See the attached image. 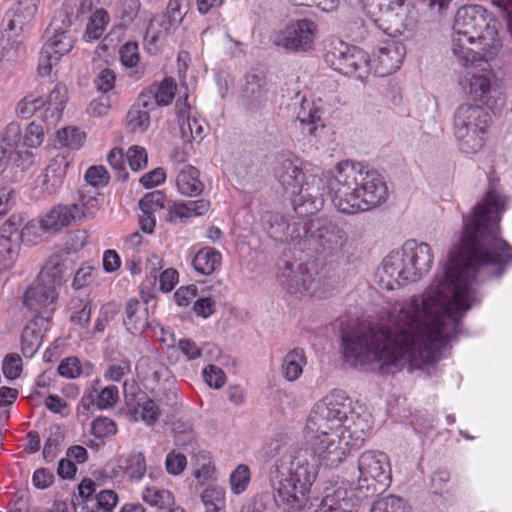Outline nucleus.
<instances>
[{"label":"nucleus","instance_id":"nucleus-1","mask_svg":"<svg viewBox=\"0 0 512 512\" xmlns=\"http://www.w3.org/2000/svg\"><path fill=\"white\" fill-rule=\"evenodd\" d=\"M473 290H425L390 314V325L340 321L342 351L354 367L377 366L381 374L395 373L406 364L420 368L441 357L457 335L461 318L470 309Z\"/></svg>","mask_w":512,"mask_h":512},{"label":"nucleus","instance_id":"nucleus-2","mask_svg":"<svg viewBox=\"0 0 512 512\" xmlns=\"http://www.w3.org/2000/svg\"><path fill=\"white\" fill-rule=\"evenodd\" d=\"M506 196L490 187L471 216L463 218L460 243L449 251L448 260L427 288H470L500 277L512 262V247L499 237Z\"/></svg>","mask_w":512,"mask_h":512},{"label":"nucleus","instance_id":"nucleus-3","mask_svg":"<svg viewBox=\"0 0 512 512\" xmlns=\"http://www.w3.org/2000/svg\"><path fill=\"white\" fill-rule=\"evenodd\" d=\"M322 178L311 176L292 191V205L297 215L317 213L324 205L326 186L335 208L343 214H356L377 207L387 198V186L375 170H365L360 163L343 161Z\"/></svg>","mask_w":512,"mask_h":512},{"label":"nucleus","instance_id":"nucleus-4","mask_svg":"<svg viewBox=\"0 0 512 512\" xmlns=\"http://www.w3.org/2000/svg\"><path fill=\"white\" fill-rule=\"evenodd\" d=\"M369 418L367 413L356 411L352 400L343 391L335 390L319 400L308 416L305 437L311 445L312 453L301 449L287 456L307 453V459L315 465L317 473L315 457L320 460L341 434H347L354 446L363 444L371 430Z\"/></svg>","mask_w":512,"mask_h":512},{"label":"nucleus","instance_id":"nucleus-5","mask_svg":"<svg viewBox=\"0 0 512 512\" xmlns=\"http://www.w3.org/2000/svg\"><path fill=\"white\" fill-rule=\"evenodd\" d=\"M316 479L315 465L309 463L307 453L283 456L269 470L270 491L255 496L244 507L255 512H299L306 506L307 494Z\"/></svg>","mask_w":512,"mask_h":512},{"label":"nucleus","instance_id":"nucleus-6","mask_svg":"<svg viewBox=\"0 0 512 512\" xmlns=\"http://www.w3.org/2000/svg\"><path fill=\"white\" fill-rule=\"evenodd\" d=\"M496 20L480 5L460 7L454 17L451 49L460 64L493 60L502 43L496 28Z\"/></svg>","mask_w":512,"mask_h":512},{"label":"nucleus","instance_id":"nucleus-7","mask_svg":"<svg viewBox=\"0 0 512 512\" xmlns=\"http://www.w3.org/2000/svg\"><path fill=\"white\" fill-rule=\"evenodd\" d=\"M433 261L434 254L429 244L407 240L400 249L392 250L383 259L374 281L378 288L414 284L430 271Z\"/></svg>","mask_w":512,"mask_h":512},{"label":"nucleus","instance_id":"nucleus-8","mask_svg":"<svg viewBox=\"0 0 512 512\" xmlns=\"http://www.w3.org/2000/svg\"><path fill=\"white\" fill-rule=\"evenodd\" d=\"M307 230L299 250L313 252L327 263L338 261L348 242L344 228L330 218L319 217L307 223Z\"/></svg>","mask_w":512,"mask_h":512},{"label":"nucleus","instance_id":"nucleus-9","mask_svg":"<svg viewBox=\"0 0 512 512\" xmlns=\"http://www.w3.org/2000/svg\"><path fill=\"white\" fill-rule=\"evenodd\" d=\"M490 116L479 105L464 103L453 114V133L462 153L475 154L484 145Z\"/></svg>","mask_w":512,"mask_h":512},{"label":"nucleus","instance_id":"nucleus-10","mask_svg":"<svg viewBox=\"0 0 512 512\" xmlns=\"http://www.w3.org/2000/svg\"><path fill=\"white\" fill-rule=\"evenodd\" d=\"M359 478L355 496L360 500L372 498L385 491L391 483V470L386 454L366 451L358 458Z\"/></svg>","mask_w":512,"mask_h":512},{"label":"nucleus","instance_id":"nucleus-11","mask_svg":"<svg viewBox=\"0 0 512 512\" xmlns=\"http://www.w3.org/2000/svg\"><path fill=\"white\" fill-rule=\"evenodd\" d=\"M324 61L338 73L360 81H364L371 72L369 54L341 40H333L328 44Z\"/></svg>","mask_w":512,"mask_h":512},{"label":"nucleus","instance_id":"nucleus-12","mask_svg":"<svg viewBox=\"0 0 512 512\" xmlns=\"http://www.w3.org/2000/svg\"><path fill=\"white\" fill-rule=\"evenodd\" d=\"M485 62L476 63L468 66L475 70L468 72L462 81L463 89L469 96L475 100L485 104L495 113L504 104L502 97V82L496 76L491 68L482 67L489 65Z\"/></svg>","mask_w":512,"mask_h":512},{"label":"nucleus","instance_id":"nucleus-13","mask_svg":"<svg viewBox=\"0 0 512 512\" xmlns=\"http://www.w3.org/2000/svg\"><path fill=\"white\" fill-rule=\"evenodd\" d=\"M377 8L379 15L372 19L374 24L386 34L396 37L415 25L413 7L406 0H376L371 8Z\"/></svg>","mask_w":512,"mask_h":512},{"label":"nucleus","instance_id":"nucleus-14","mask_svg":"<svg viewBox=\"0 0 512 512\" xmlns=\"http://www.w3.org/2000/svg\"><path fill=\"white\" fill-rule=\"evenodd\" d=\"M270 83L263 71L251 70L244 77L239 94V104L246 114L261 116L268 105Z\"/></svg>","mask_w":512,"mask_h":512},{"label":"nucleus","instance_id":"nucleus-15","mask_svg":"<svg viewBox=\"0 0 512 512\" xmlns=\"http://www.w3.org/2000/svg\"><path fill=\"white\" fill-rule=\"evenodd\" d=\"M315 29L312 20L291 21L284 28L273 31L270 41L289 53L305 52L312 47Z\"/></svg>","mask_w":512,"mask_h":512},{"label":"nucleus","instance_id":"nucleus-16","mask_svg":"<svg viewBox=\"0 0 512 512\" xmlns=\"http://www.w3.org/2000/svg\"><path fill=\"white\" fill-rule=\"evenodd\" d=\"M44 37L46 49L61 57L69 53L76 42V31L72 29L71 15L64 10L58 11L47 27Z\"/></svg>","mask_w":512,"mask_h":512},{"label":"nucleus","instance_id":"nucleus-17","mask_svg":"<svg viewBox=\"0 0 512 512\" xmlns=\"http://www.w3.org/2000/svg\"><path fill=\"white\" fill-rule=\"evenodd\" d=\"M264 230L268 236L275 241L293 245L299 250L302 237H305L307 223L294 222L288 223L287 219L280 213L266 211L261 216Z\"/></svg>","mask_w":512,"mask_h":512},{"label":"nucleus","instance_id":"nucleus-18","mask_svg":"<svg viewBox=\"0 0 512 512\" xmlns=\"http://www.w3.org/2000/svg\"><path fill=\"white\" fill-rule=\"evenodd\" d=\"M70 248L62 249L54 253L42 267L33 286L27 288H59L72 275L73 271L68 267L66 259Z\"/></svg>","mask_w":512,"mask_h":512},{"label":"nucleus","instance_id":"nucleus-19","mask_svg":"<svg viewBox=\"0 0 512 512\" xmlns=\"http://www.w3.org/2000/svg\"><path fill=\"white\" fill-rule=\"evenodd\" d=\"M356 501H361L355 496V488L350 492L345 488H337L332 494H327L321 500H310L307 496L306 506L302 508L306 512H353Z\"/></svg>","mask_w":512,"mask_h":512},{"label":"nucleus","instance_id":"nucleus-20","mask_svg":"<svg viewBox=\"0 0 512 512\" xmlns=\"http://www.w3.org/2000/svg\"><path fill=\"white\" fill-rule=\"evenodd\" d=\"M69 162L65 156L52 158L44 172L35 181V193L40 197L56 194L62 187Z\"/></svg>","mask_w":512,"mask_h":512},{"label":"nucleus","instance_id":"nucleus-21","mask_svg":"<svg viewBox=\"0 0 512 512\" xmlns=\"http://www.w3.org/2000/svg\"><path fill=\"white\" fill-rule=\"evenodd\" d=\"M40 0H18L6 13L5 31L17 36L35 16Z\"/></svg>","mask_w":512,"mask_h":512},{"label":"nucleus","instance_id":"nucleus-22","mask_svg":"<svg viewBox=\"0 0 512 512\" xmlns=\"http://www.w3.org/2000/svg\"><path fill=\"white\" fill-rule=\"evenodd\" d=\"M275 176L285 190L295 189L303 185V173L299 158L293 155H282L277 160Z\"/></svg>","mask_w":512,"mask_h":512},{"label":"nucleus","instance_id":"nucleus-23","mask_svg":"<svg viewBox=\"0 0 512 512\" xmlns=\"http://www.w3.org/2000/svg\"><path fill=\"white\" fill-rule=\"evenodd\" d=\"M67 88L63 84H56L48 97L44 99L40 122L47 128L54 127L62 117V112L67 103Z\"/></svg>","mask_w":512,"mask_h":512},{"label":"nucleus","instance_id":"nucleus-24","mask_svg":"<svg viewBox=\"0 0 512 512\" xmlns=\"http://www.w3.org/2000/svg\"><path fill=\"white\" fill-rule=\"evenodd\" d=\"M83 214L82 209L76 203L57 205L41 220V228L45 231L59 230L69 225L72 220L81 218Z\"/></svg>","mask_w":512,"mask_h":512},{"label":"nucleus","instance_id":"nucleus-25","mask_svg":"<svg viewBox=\"0 0 512 512\" xmlns=\"http://www.w3.org/2000/svg\"><path fill=\"white\" fill-rule=\"evenodd\" d=\"M177 85L172 77L165 78L159 84L150 85L139 95L147 100L148 107L154 110L159 106H168L174 99Z\"/></svg>","mask_w":512,"mask_h":512},{"label":"nucleus","instance_id":"nucleus-26","mask_svg":"<svg viewBox=\"0 0 512 512\" xmlns=\"http://www.w3.org/2000/svg\"><path fill=\"white\" fill-rule=\"evenodd\" d=\"M21 137V127L15 122L9 123L0 135V174L6 170L12 160Z\"/></svg>","mask_w":512,"mask_h":512},{"label":"nucleus","instance_id":"nucleus-27","mask_svg":"<svg viewBox=\"0 0 512 512\" xmlns=\"http://www.w3.org/2000/svg\"><path fill=\"white\" fill-rule=\"evenodd\" d=\"M405 55V47L398 42H390L379 49L377 56L378 63L382 68V74H391L396 72Z\"/></svg>","mask_w":512,"mask_h":512},{"label":"nucleus","instance_id":"nucleus-28","mask_svg":"<svg viewBox=\"0 0 512 512\" xmlns=\"http://www.w3.org/2000/svg\"><path fill=\"white\" fill-rule=\"evenodd\" d=\"M57 298L56 290H25L23 305L36 313H41L42 310L51 313Z\"/></svg>","mask_w":512,"mask_h":512},{"label":"nucleus","instance_id":"nucleus-29","mask_svg":"<svg viewBox=\"0 0 512 512\" xmlns=\"http://www.w3.org/2000/svg\"><path fill=\"white\" fill-rule=\"evenodd\" d=\"M322 115L323 111L315 103L303 100L296 119L309 135L316 136L318 129L325 127Z\"/></svg>","mask_w":512,"mask_h":512},{"label":"nucleus","instance_id":"nucleus-30","mask_svg":"<svg viewBox=\"0 0 512 512\" xmlns=\"http://www.w3.org/2000/svg\"><path fill=\"white\" fill-rule=\"evenodd\" d=\"M153 110V108L148 107L147 100L139 95L126 116L129 130L131 132L146 131L150 126V112Z\"/></svg>","mask_w":512,"mask_h":512},{"label":"nucleus","instance_id":"nucleus-31","mask_svg":"<svg viewBox=\"0 0 512 512\" xmlns=\"http://www.w3.org/2000/svg\"><path fill=\"white\" fill-rule=\"evenodd\" d=\"M147 313V308L140 310V302L137 299H130L126 305V317L123 320L127 331L131 334H139L147 329L149 327Z\"/></svg>","mask_w":512,"mask_h":512},{"label":"nucleus","instance_id":"nucleus-32","mask_svg":"<svg viewBox=\"0 0 512 512\" xmlns=\"http://www.w3.org/2000/svg\"><path fill=\"white\" fill-rule=\"evenodd\" d=\"M44 319H47V317L36 316L23 329L21 335V351L27 358L32 357L41 346L42 334L41 330L38 329V322H43Z\"/></svg>","mask_w":512,"mask_h":512},{"label":"nucleus","instance_id":"nucleus-33","mask_svg":"<svg viewBox=\"0 0 512 512\" xmlns=\"http://www.w3.org/2000/svg\"><path fill=\"white\" fill-rule=\"evenodd\" d=\"M176 185L182 195L189 197L200 195L204 188L199 180V170L193 166H186L178 173Z\"/></svg>","mask_w":512,"mask_h":512},{"label":"nucleus","instance_id":"nucleus-34","mask_svg":"<svg viewBox=\"0 0 512 512\" xmlns=\"http://www.w3.org/2000/svg\"><path fill=\"white\" fill-rule=\"evenodd\" d=\"M361 446H354L351 439H348L347 434H341L333 446H329L327 453L320 459L327 467H337L350 453L352 449H358Z\"/></svg>","mask_w":512,"mask_h":512},{"label":"nucleus","instance_id":"nucleus-35","mask_svg":"<svg viewBox=\"0 0 512 512\" xmlns=\"http://www.w3.org/2000/svg\"><path fill=\"white\" fill-rule=\"evenodd\" d=\"M278 266L280 270L278 278L284 288H305L309 285L302 271H300V265L284 260L282 263L279 262Z\"/></svg>","mask_w":512,"mask_h":512},{"label":"nucleus","instance_id":"nucleus-36","mask_svg":"<svg viewBox=\"0 0 512 512\" xmlns=\"http://www.w3.org/2000/svg\"><path fill=\"white\" fill-rule=\"evenodd\" d=\"M210 208V202L206 199L175 202L169 209L170 217L187 219L192 216L204 215Z\"/></svg>","mask_w":512,"mask_h":512},{"label":"nucleus","instance_id":"nucleus-37","mask_svg":"<svg viewBox=\"0 0 512 512\" xmlns=\"http://www.w3.org/2000/svg\"><path fill=\"white\" fill-rule=\"evenodd\" d=\"M221 254L214 248L200 249L192 260L194 269L205 275L211 274L220 264Z\"/></svg>","mask_w":512,"mask_h":512},{"label":"nucleus","instance_id":"nucleus-38","mask_svg":"<svg viewBox=\"0 0 512 512\" xmlns=\"http://www.w3.org/2000/svg\"><path fill=\"white\" fill-rule=\"evenodd\" d=\"M369 512H411V506L403 497L389 494L374 500Z\"/></svg>","mask_w":512,"mask_h":512},{"label":"nucleus","instance_id":"nucleus-39","mask_svg":"<svg viewBox=\"0 0 512 512\" xmlns=\"http://www.w3.org/2000/svg\"><path fill=\"white\" fill-rule=\"evenodd\" d=\"M305 363L303 349L295 348L283 360L284 376L289 381L296 380L302 374V365Z\"/></svg>","mask_w":512,"mask_h":512},{"label":"nucleus","instance_id":"nucleus-40","mask_svg":"<svg viewBox=\"0 0 512 512\" xmlns=\"http://www.w3.org/2000/svg\"><path fill=\"white\" fill-rule=\"evenodd\" d=\"M9 31L0 32V61H16L24 53L21 42L12 39Z\"/></svg>","mask_w":512,"mask_h":512},{"label":"nucleus","instance_id":"nucleus-41","mask_svg":"<svg viewBox=\"0 0 512 512\" xmlns=\"http://www.w3.org/2000/svg\"><path fill=\"white\" fill-rule=\"evenodd\" d=\"M44 99L41 96L28 94L21 99L16 107L17 115L22 119H28L36 115L35 120H40L41 111L43 110Z\"/></svg>","mask_w":512,"mask_h":512},{"label":"nucleus","instance_id":"nucleus-42","mask_svg":"<svg viewBox=\"0 0 512 512\" xmlns=\"http://www.w3.org/2000/svg\"><path fill=\"white\" fill-rule=\"evenodd\" d=\"M109 20H110V17L106 10H104V9L96 10L92 14L89 22L87 23L84 37L87 38L88 40L99 39L103 35L105 28H106L107 24L109 23Z\"/></svg>","mask_w":512,"mask_h":512},{"label":"nucleus","instance_id":"nucleus-43","mask_svg":"<svg viewBox=\"0 0 512 512\" xmlns=\"http://www.w3.org/2000/svg\"><path fill=\"white\" fill-rule=\"evenodd\" d=\"M143 500L150 506L158 509H169L174 504V497L169 490L146 488L143 491Z\"/></svg>","mask_w":512,"mask_h":512},{"label":"nucleus","instance_id":"nucleus-44","mask_svg":"<svg viewBox=\"0 0 512 512\" xmlns=\"http://www.w3.org/2000/svg\"><path fill=\"white\" fill-rule=\"evenodd\" d=\"M21 244L18 243V238H15L12 242L0 241V269L7 270L14 266L19 256Z\"/></svg>","mask_w":512,"mask_h":512},{"label":"nucleus","instance_id":"nucleus-45","mask_svg":"<svg viewBox=\"0 0 512 512\" xmlns=\"http://www.w3.org/2000/svg\"><path fill=\"white\" fill-rule=\"evenodd\" d=\"M202 501L205 505V512H224L225 491L217 487H208L202 493Z\"/></svg>","mask_w":512,"mask_h":512},{"label":"nucleus","instance_id":"nucleus-46","mask_svg":"<svg viewBox=\"0 0 512 512\" xmlns=\"http://www.w3.org/2000/svg\"><path fill=\"white\" fill-rule=\"evenodd\" d=\"M25 219V214L11 215L0 227V241L6 240L10 242V240L14 241L15 238H18V243H21L20 228Z\"/></svg>","mask_w":512,"mask_h":512},{"label":"nucleus","instance_id":"nucleus-47","mask_svg":"<svg viewBox=\"0 0 512 512\" xmlns=\"http://www.w3.org/2000/svg\"><path fill=\"white\" fill-rule=\"evenodd\" d=\"M51 128H47L43 123L33 120L26 128L23 136L24 145L28 148L39 147L44 140L45 131H49Z\"/></svg>","mask_w":512,"mask_h":512},{"label":"nucleus","instance_id":"nucleus-48","mask_svg":"<svg viewBox=\"0 0 512 512\" xmlns=\"http://www.w3.org/2000/svg\"><path fill=\"white\" fill-rule=\"evenodd\" d=\"M84 139V133L75 127H66L57 132V142L59 145L72 149L80 148L84 142Z\"/></svg>","mask_w":512,"mask_h":512},{"label":"nucleus","instance_id":"nucleus-49","mask_svg":"<svg viewBox=\"0 0 512 512\" xmlns=\"http://www.w3.org/2000/svg\"><path fill=\"white\" fill-rule=\"evenodd\" d=\"M165 200L166 197L162 191L155 190L145 194L139 201V208L142 213L147 214L158 210H162L165 208Z\"/></svg>","mask_w":512,"mask_h":512},{"label":"nucleus","instance_id":"nucleus-50","mask_svg":"<svg viewBox=\"0 0 512 512\" xmlns=\"http://www.w3.org/2000/svg\"><path fill=\"white\" fill-rule=\"evenodd\" d=\"M137 406L141 408L142 419L149 425L154 424L159 417L158 405L142 392L137 396Z\"/></svg>","mask_w":512,"mask_h":512},{"label":"nucleus","instance_id":"nucleus-51","mask_svg":"<svg viewBox=\"0 0 512 512\" xmlns=\"http://www.w3.org/2000/svg\"><path fill=\"white\" fill-rule=\"evenodd\" d=\"M250 482V469L247 465H239L230 475L231 489L235 494L244 492Z\"/></svg>","mask_w":512,"mask_h":512},{"label":"nucleus","instance_id":"nucleus-52","mask_svg":"<svg viewBox=\"0 0 512 512\" xmlns=\"http://www.w3.org/2000/svg\"><path fill=\"white\" fill-rule=\"evenodd\" d=\"M86 182L95 188L104 187L109 183V173L102 165L91 166L87 169L85 176Z\"/></svg>","mask_w":512,"mask_h":512},{"label":"nucleus","instance_id":"nucleus-53","mask_svg":"<svg viewBox=\"0 0 512 512\" xmlns=\"http://www.w3.org/2000/svg\"><path fill=\"white\" fill-rule=\"evenodd\" d=\"M61 59V56H59L56 53H53V51L46 49V47L43 45L40 56H39V62H38V73L40 76H48L50 75L52 71V67L56 65L59 60Z\"/></svg>","mask_w":512,"mask_h":512},{"label":"nucleus","instance_id":"nucleus-54","mask_svg":"<svg viewBox=\"0 0 512 512\" xmlns=\"http://www.w3.org/2000/svg\"><path fill=\"white\" fill-rule=\"evenodd\" d=\"M58 373L66 378H76L83 374V367L77 357H67L58 366Z\"/></svg>","mask_w":512,"mask_h":512},{"label":"nucleus","instance_id":"nucleus-55","mask_svg":"<svg viewBox=\"0 0 512 512\" xmlns=\"http://www.w3.org/2000/svg\"><path fill=\"white\" fill-rule=\"evenodd\" d=\"M146 472L145 457L142 452L131 454L127 459V473L131 478L141 479Z\"/></svg>","mask_w":512,"mask_h":512},{"label":"nucleus","instance_id":"nucleus-56","mask_svg":"<svg viewBox=\"0 0 512 512\" xmlns=\"http://www.w3.org/2000/svg\"><path fill=\"white\" fill-rule=\"evenodd\" d=\"M108 162L115 170L118 180L125 181L128 178V172L125 169V160L122 149L113 148L107 156Z\"/></svg>","mask_w":512,"mask_h":512},{"label":"nucleus","instance_id":"nucleus-57","mask_svg":"<svg viewBox=\"0 0 512 512\" xmlns=\"http://www.w3.org/2000/svg\"><path fill=\"white\" fill-rule=\"evenodd\" d=\"M4 376L9 380L18 378L22 371V359L18 354H9L2 365Z\"/></svg>","mask_w":512,"mask_h":512},{"label":"nucleus","instance_id":"nucleus-58","mask_svg":"<svg viewBox=\"0 0 512 512\" xmlns=\"http://www.w3.org/2000/svg\"><path fill=\"white\" fill-rule=\"evenodd\" d=\"M92 434L97 438H104L114 435L117 432L116 424L107 417H99L92 423Z\"/></svg>","mask_w":512,"mask_h":512},{"label":"nucleus","instance_id":"nucleus-59","mask_svg":"<svg viewBox=\"0 0 512 512\" xmlns=\"http://www.w3.org/2000/svg\"><path fill=\"white\" fill-rule=\"evenodd\" d=\"M130 360L125 355H120V365H109L104 376L114 382H119L125 375L130 373Z\"/></svg>","mask_w":512,"mask_h":512},{"label":"nucleus","instance_id":"nucleus-60","mask_svg":"<svg viewBox=\"0 0 512 512\" xmlns=\"http://www.w3.org/2000/svg\"><path fill=\"white\" fill-rule=\"evenodd\" d=\"M115 79L116 76L113 70L109 68L102 69L94 81L97 91L108 94L115 86Z\"/></svg>","mask_w":512,"mask_h":512},{"label":"nucleus","instance_id":"nucleus-61","mask_svg":"<svg viewBox=\"0 0 512 512\" xmlns=\"http://www.w3.org/2000/svg\"><path fill=\"white\" fill-rule=\"evenodd\" d=\"M127 160L133 171H139L147 165L146 150L139 146H132L127 151Z\"/></svg>","mask_w":512,"mask_h":512},{"label":"nucleus","instance_id":"nucleus-62","mask_svg":"<svg viewBox=\"0 0 512 512\" xmlns=\"http://www.w3.org/2000/svg\"><path fill=\"white\" fill-rule=\"evenodd\" d=\"M203 378L210 387L219 389L225 384L226 375L221 368L208 365L203 370Z\"/></svg>","mask_w":512,"mask_h":512},{"label":"nucleus","instance_id":"nucleus-63","mask_svg":"<svg viewBox=\"0 0 512 512\" xmlns=\"http://www.w3.org/2000/svg\"><path fill=\"white\" fill-rule=\"evenodd\" d=\"M63 438L64 435L58 428L54 432L50 433L43 448V457L47 462H50L55 458L57 449Z\"/></svg>","mask_w":512,"mask_h":512},{"label":"nucleus","instance_id":"nucleus-64","mask_svg":"<svg viewBox=\"0 0 512 512\" xmlns=\"http://www.w3.org/2000/svg\"><path fill=\"white\" fill-rule=\"evenodd\" d=\"M117 502L118 495L113 490H102L95 496L96 507L104 512H112Z\"/></svg>","mask_w":512,"mask_h":512}]
</instances>
